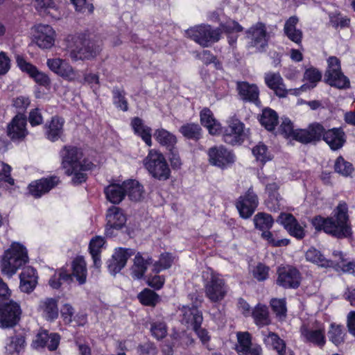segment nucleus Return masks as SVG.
<instances>
[{
	"mask_svg": "<svg viewBox=\"0 0 355 355\" xmlns=\"http://www.w3.org/2000/svg\"><path fill=\"white\" fill-rule=\"evenodd\" d=\"M279 182L276 181L271 182V184H267L266 188H265L266 193L268 194V198L266 200L265 204L271 211H277L280 209V202L282 197L279 192Z\"/></svg>",
	"mask_w": 355,
	"mask_h": 355,
	"instance_id": "nucleus-33",
	"label": "nucleus"
},
{
	"mask_svg": "<svg viewBox=\"0 0 355 355\" xmlns=\"http://www.w3.org/2000/svg\"><path fill=\"white\" fill-rule=\"evenodd\" d=\"M60 183V178L57 175H49L31 181L28 187V193L34 198H40L47 194Z\"/></svg>",
	"mask_w": 355,
	"mask_h": 355,
	"instance_id": "nucleus-17",
	"label": "nucleus"
},
{
	"mask_svg": "<svg viewBox=\"0 0 355 355\" xmlns=\"http://www.w3.org/2000/svg\"><path fill=\"white\" fill-rule=\"evenodd\" d=\"M46 64L51 71L64 80L70 83L82 82L80 71L74 69L66 60L50 58L47 60Z\"/></svg>",
	"mask_w": 355,
	"mask_h": 355,
	"instance_id": "nucleus-13",
	"label": "nucleus"
},
{
	"mask_svg": "<svg viewBox=\"0 0 355 355\" xmlns=\"http://www.w3.org/2000/svg\"><path fill=\"white\" fill-rule=\"evenodd\" d=\"M276 284L284 289H297L302 282L300 271L293 265H281L277 268Z\"/></svg>",
	"mask_w": 355,
	"mask_h": 355,
	"instance_id": "nucleus-11",
	"label": "nucleus"
},
{
	"mask_svg": "<svg viewBox=\"0 0 355 355\" xmlns=\"http://www.w3.org/2000/svg\"><path fill=\"white\" fill-rule=\"evenodd\" d=\"M253 223L254 229L261 232V238L272 247L287 246L291 243L288 239H275L272 232L270 231L275 223V219L270 214L261 211L254 216Z\"/></svg>",
	"mask_w": 355,
	"mask_h": 355,
	"instance_id": "nucleus-6",
	"label": "nucleus"
},
{
	"mask_svg": "<svg viewBox=\"0 0 355 355\" xmlns=\"http://www.w3.org/2000/svg\"><path fill=\"white\" fill-rule=\"evenodd\" d=\"M39 309L42 312L43 316L47 321H55L59 316L58 299L55 297L44 298L40 301Z\"/></svg>",
	"mask_w": 355,
	"mask_h": 355,
	"instance_id": "nucleus-38",
	"label": "nucleus"
},
{
	"mask_svg": "<svg viewBox=\"0 0 355 355\" xmlns=\"http://www.w3.org/2000/svg\"><path fill=\"white\" fill-rule=\"evenodd\" d=\"M207 154L209 164L221 170L231 168L236 160V156L233 150L223 145L209 148Z\"/></svg>",
	"mask_w": 355,
	"mask_h": 355,
	"instance_id": "nucleus-10",
	"label": "nucleus"
},
{
	"mask_svg": "<svg viewBox=\"0 0 355 355\" xmlns=\"http://www.w3.org/2000/svg\"><path fill=\"white\" fill-rule=\"evenodd\" d=\"M206 297L211 302L222 301L227 293V286L225 281L219 274L211 272L210 278L204 284Z\"/></svg>",
	"mask_w": 355,
	"mask_h": 355,
	"instance_id": "nucleus-15",
	"label": "nucleus"
},
{
	"mask_svg": "<svg viewBox=\"0 0 355 355\" xmlns=\"http://www.w3.org/2000/svg\"><path fill=\"white\" fill-rule=\"evenodd\" d=\"M16 63L19 69L23 73L28 74L30 78L37 71V67L28 62L23 55H17L16 56Z\"/></svg>",
	"mask_w": 355,
	"mask_h": 355,
	"instance_id": "nucleus-61",
	"label": "nucleus"
},
{
	"mask_svg": "<svg viewBox=\"0 0 355 355\" xmlns=\"http://www.w3.org/2000/svg\"><path fill=\"white\" fill-rule=\"evenodd\" d=\"M179 132L188 139L198 142L203 135L200 125L195 123H187L180 127Z\"/></svg>",
	"mask_w": 355,
	"mask_h": 355,
	"instance_id": "nucleus-47",
	"label": "nucleus"
},
{
	"mask_svg": "<svg viewBox=\"0 0 355 355\" xmlns=\"http://www.w3.org/2000/svg\"><path fill=\"white\" fill-rule=\"evenodd\" d=\"M222 33L225 34H232L234 33H241L244 28L236 20L228 18L226 21L220 22V26Z\"/></svg>",
	"mask_w": 355,
	"mask_h": 355,
	"instance_id": "nucleus-59",
	"label": "nucleus"
},
{
	"mask_svg": "<svg viewBox=\"0 0 355 355\" xmlns=\"http://www.w3.org/2000/svg\"><path fill=\"white\" fill-rule=\"evenodd\" d=\"M329 21L335 28H345L350 26V19L347 16L343 17L340 12L330 15Z\"/></svg>",
	"mask_w": 355,
	"mask_h": 355,
	"instance_id": "nucleus-63",
	"label": "nucleus"
},
{
	"mask_svg": "<svg viewBox=\"0 0 355 355\" xmlns=\"http://www.w3.org/2000/svg\"><path fill=\"white\" fill-rule=\"evenodd\" d=\"M31 103V100L28 96L20 95L12 99L11 106L15 110V115L26 116Z\"/></svg>",
	"mask_w": 355,
	"mask_h": 355,
	"instance_id": "nucleus-54",
	"label": "nucleus"
},
{
	"mask_svg": "<svg viewBox=\"0 0 355 355\" xmlns=\"http://www.w3.org/2000/svg\"><path fill=\"white\" fill-rule=\"evenodd\" d=\"M140 304L145 306L155 307L161 301L160 296L153 290L144 288L137 295Z\"/></svg>",
	"mask_w": 355,
	"mask_h": 355,
	"instance_id": "nucleus-50",
	"label": "nucleus"
},
{
	"mask_svg": "<svg viewBox=\"0 0 355 355\" xmlns=\"http://www.w3.org/2000/svg\"><path fill=\"white\" fill-rule=\"evenodd\" d=\"M112 101L114 106L123 112L128 110V102L125 98V92L123 89L114 87L112 90Z\"/></svg>",
	"mask_w": 355,
	"mask_h": 355,
	"instance_id": "nucleus-55",
	"label": "nucleus"
},
{
	"mask_svg": "<svg viewBox=\"0 0 355 355\" xmlns=\"http://www.w3.org/2000/svg\"><path fill=\"white\" fill-rule=\"evenodd\" d=\"M182 312V322L187 325H191L193 331L199 338L202 344L206 345L208 350H211L209 347L211 336L208 331L201 327L203 321L202 312L194 305L191 307L183 306Z\"/></svg>",
	"mask_w": 355,
	"mask_h": 355,
	"instance_id": "nucleus-9",
	"label": "nucleus"
},
{
	"mask_svg": "<svg viewBox=\"0 0 355 355\" xmlns=\"http://www.w3.org/2000/svg\"><path fill=\"white\" fill-rule=\"evenodd\" d=\"M234 205L241 218H250L259 206V197L253 187H250L243 195L240 196L236 200Z\"/></svg>",
	"mask_w": 355,
	"mask_h": 355,
	"instance_id": "nucleus-16",
	"label": "nucleus"
},
{
	"mask_svg": "<svg viewBox=\"0 0 355 355\" xmlns=\"http://www.w3.org/2000/svg\"><path fill=\"white\" fill-rule=\"evenodd\" d=\"M264 80L266 86L273 90L278 97L285 98L288 94V91L286 89L284 80L279 73H266Z\"/></svg>",
	"mask_w": 355,
	"mask_h": 355,
	"instance_id": "nucleus-34",
	"label": "nucleus"
},
{
	"mask_svg": "<svg viewBox=\"0 0 355 355\" xmlns=\"http://www.w3.org/2000/svg\"><path fill=\"white\" fill-rule=\"evenodd\" d=\"M186 36L203 48L211 46L220 41L222 31L208 24H200L185 31Z\"/></svg>",
	"mask_w": 355,
	"mask_h": 355,
	"instance_id": "nucleus-7",
	"label": "nucleus"
},
{
	"mask_svg": "<svg viewBox=\"0 0 355 355\" xmlns=\"http://www.w3.org/2000/svg\"><path fill=\"white\" fill-rule=\"evenodd\" d=\"M334 168L336 173L344 177L351 176L354 170L353 164L346 161L342 155L336 158Z\"/></svg>",
	"mask_w": 355,
	"mask_h": 355,
	"instance_id": "nucleus-56",
	"label": "nucleus"
},
{
	"mask_svg": "<svg viewBox=\"0 0 355 355\" xmlns=\"http://www.w3.org/2000/svg\"><path fill=\"white\" fill-rule=\"evenodd\" d=\"M26 347V338L22 334L11 336L6 346V355H20Z\"/></svg>",
	"mask_w": 355,
	"mask_h": 355,
	"instance_id": "nucleus-49",
	"label": "nucleus"
},
{
	"mask_svg": "<svg viewBox=\"0 0 355 355\" xmlns=\"http://www.w3.org/2000/svg\"><path fill=\"white\" fill-rule=\"evenodd\" d=\"M26 116L15 115L6 126V135L12 142H21L28 135Z\"/></svg>",
	"mask_w": 355,
	"mask_h": 355,
	"instance_id": "nucleus-18",
	"label": "nucleus"
},
{
	"mask_svg": "<svg viewBox=\"0 0 355 355\" xmlns=\"http://www.w3.org/2000/svg\"><path fill=\"white\" fill-rule=\"evenodd\" d=\"M35 42L37 46L43 49H51L55 42V31L49 25L40 26L37 28Z\"/></svg>",
	"mask_w": 355,
	"mask_h": 355,
	"instance_id": "nucleus-35",
	"label": "nucleus"
},
{
	"mask_svg": "<svg viewBox=\"0 0 355 355\" xmlns=\"http://www.w3.org/2000/svg\"><path fill=\"white\" fill-rule=\"evenodd\" d=\"M72 282L71 275L66 267L63 266L55 270V273L49 280V286L53 289H59L63 282Z\"/></svg>",
	"mask_w": 355,
	"mask_h": 355,
	"instance_id": "nucleus-51",
	"label": "nucleus"
},
{
	"mask_svg": "<svg viewBox=\"0 0 355 355\" xmlns=\"http://www.w3.org/2000/svg\"><path fill=\"white\" fill-rule=\"evenodd\" d=\"M152 258L145 259L140 252H138L135 258L133 264L130 268V274L135 279H141L148 269V266L151 263Z\"/></svg>",
	"mask_w": 355,
	"mask_h": 355,
	"instance_id": "nucleus-41",
	"label": "nucleus"
},
{
	"mask_svg": "<svg viewBox=\"0 0 355 355\" xmlns=\"http://www.w3.org/2000/svg\"><path fill=\"white\" fill-rule=\"evenodd\" d=\"M299 19L297 16H291L287 19L284 26V34L291 42L298 46H302L303 33L300 29L297 28Z\"/></svg>",
	"mask_w": 355,
	"mask_h": 355,
	"instance_id": "nucleus-36",
	"label": "nucleus"
},
{
	"mask_svg": "<svg viewBox=\"0 0 355 355\" xmlns=\"http://www.w3.org/2000/svg\"><path fill=\"white\" fill-rule=\"evenodd\" d=\"M249 128H246L236 115L229 117L227 120V125L222 127L223 141L231 146H241L248 139Z\"/></svg>",
	"mask_w": 355,
	"mask_h": 355,
	"instance_id": "nucleus-8",
	"label": "nucleus"
},
{
	"mask_svg": "<svg viewBox=\"0 0 355 355\" xmlns=\"http://www.w3.org/2000/svg\"><path fill=\"white\" fill-rule=\"evenodd\" d=\"M237 343L234 349L238 355H263V348L257 343H252V336L248 331L236 333Z\"/></svg>",
	"mask_w": 355,
	"mask_h": 355,
	"instance_id": "nucleus-19",
	"label": "nucleus"
},
{
	"mask_svg": "<svg viewBox=\"0 0 355 355\" xmlns=\"http://www.w3.org/2000/svg\"><path fill=\"white\" fill-rule=\"evenodd\" d=\"M348 212L347 202L340 201L330 216L316 215L310 223L317 232H324L338 240L350 239L353 230Z\"/></svg>",
	"mask_w": 355,
	"mask_h": 355,
	"instance_id": "nucleus-2",
	"label": "nucleus"
},
{
	"mask_svg": "<svg viewBox=\"0 0 355 355\" xmlns=\"http://www.w3.org/2000/svg\"><path fill=\"white\" fill-rule=\"evenodd\" d=\"M250 315L253 318L254 324L259 327L271 324L268 308L264 304L257 303L252 309Z\"/></svg>",
	"mask_w": 355,
	"mask_h": 355,
	"instance_id": "nucleus-43",
	"label": "nucleus"
},
{
	"mask_svg": "<svg viewBox=\"0 0 355 355\" xmlns=\"http://www.w3.org/2000/svg\"><path fill=\"white\" fill-rule=\"evenodd\" d=\"M71 278L75 277L80 285L87 282V268L86 261L83 256H77L71 261Z\"/></svg>",
	"mask_w": 355,
	"mask_h": 355,
	"instance_id": "nucleus-40",
	"label": "nucleus"
},
{
	"mask_svg": "<svg viewBox=\"0 0 355 355\" xmlns=\"http://www.w3.org/2000/svg\"><path fill=\"white\" fill-rule=\"evenodd\" d=\"M130 127L134 134L140 137L147 146H152V128L146 125L142 119L139 116L132 117Z\"/></svg>",
	"mask_w": 355,
	"mask_h": 355,
	"instance_id": "nucleus-32",
	"label": "nucleus"
},
{
	"mask_svg": "<svg viewBox=\"0 0 355 355\" xmlns=\"http://www.w3.org/2000/svg\"><path fill=\"white\" fill-rule=\"evenodd\" d=\"M61 336L58 333L40 329L35 336L32 345L35 349L47 348L50 352L55 351L60 343Z\"/></svg>",
	"mask_w": 355,
	"mask_h": 355,
	"instance_id": "nucleus-23",
	"label": "nucleus"
},
{
	"mask_svg": "<svg viewBox=\"0 0 355 355\" xmlns=\"http://www.w3.org/2000/svg\"><path fill=\"white\" fill-rule=\"evenodd\" d=\"M153 137L156 141L161 146L165 147L168 151L173 150V148H176L177 137L163 128L156 129L153 133Z\"/></svg>",
	"mask_w": 355,
	"mask_h": 355,
	"instance_id": "nucleus-39",
	"label": "nucleus"
},
{
	"mask_svg": "<svg viewBox=\"0 0 355 355\" xmlns=\"http://www.w3.org/2000/svg\"><path fill=\"white\" fill-rule=\"evenodd\" d=\"M323 141L333 151L341 149L347 143V135L342 127L326 130Z\"/></svg>",
	"mask_w": 355,
	"mask_h": 355,
	"instance_id": "nucleus-27",
	"label": "nucleus"
},
{
	"mask_svg": "<svg viewBox=\"0 0 355 355\" xmlns=\"http://www.w3.org/2000/svg\"><path fill=\"white\" fill-rule=\"evenodd\" d=\"M123 185L125 190V196H128L131 201L138 202L143 198L144 189L139 181L128 179L123 182Z\"/></svg>",
	"mask_w": 355,
	"mask_h": 355,
	"instance_id": "nucleus-44",
	"label": "nucleus"
},
{
	"mask_svg": "<svg viewBox=\"0 0 355 355\" xmlns=\"http://www.w3.org/2000/svg\"><path fill=\"white\" fill-rule=\"evenodd\" d=\"M270 306L277 317L281 318L286 316L287 308L286 300L284 298L271 299L270 301Z\"/></svg>",
	"mask_w": 355,
	"mask_h": 355,
	"instance_id": "nucleus-58",
	"label": "nucleus"
},
{
	"mask_svg": "<svg viewBox=\"0 0 355 355\" xmlns=\"http://www.w3.org/2000/svg\"><path fill=\"white\" fill-rule=\"evenodd\" d=\"M252 153L256 160L259 162L262 166L273 158V155L269 150L268 147L263 142H259L254 146L252 149Z\"/></svg>",
	"mask_w": 355,
	"mask_h": 355,
	"instance_id": "nucleus-52",
	"label": "nucleus"
},
{
	"mask_svg": "<svg viewBox=\"0 0 355 355\" xmlns=\"http://www.w3.org/2000/svg\"><path fill=\"white\" fill-rule=\"evenodd\" d=\"M27 122L32 128L37 127L44 124L43 116V108L35 107L32 108L26 115Z\"/></svg>",
	"mask_w": 355,
	"mask_h": 355,
	"instance_id": "nucleus-57",
	"label": "nucleus"
},
{
	"mask_svg": "<svg viewBox=\"0 0 355 355\" xmlns=\"http://www.w3.org/2000/svg\"><path fill=\"white\" fill-rule=\"evenodd\" d=\"M326 129L322 124L318 122L310 123L306 129H302L299 135L298 142L304 144L323 141Z\"/></svg>",
	"mask_w": 355,
	"mask_h": 355,
	"instance_id": "nucleus-26",
	"label": "nucleus"
},
{
	"mask_svg": "<svg viewBox=\"0 0 355 355\" xmlns=\"http://www.w3.org/2000/svg\"><path fill=\"white\" fill-rule=\"evenodd\" d=\"M106 199L114 205H119L125 197V190L121 184L113 183L104 188Z\"/></svg>",
	"mask_w": 355,
	"mask_h": 355,
	"instance_id": "nucleus-45",
	"label": "nucleus"
},
{
	"mask_svg": "<svg viewBox=\"0 0 355 355\" xmlns=\"http://www.w3.org/2000/svg\"><path fill=\"white\" fill-rule=\"evenodd\" d=\"M168 328L164 322L156 321L150 324L151 335L157 340H161L167 335Z\"/></svg>",
	"mask_w": 355,
	"mask_h": 355,
	"instance_id": "nucleus-60",
	"label": "nucleus"
},
{
	"mask_svg": "<svg viewBox=\"0 0 355 355\" xmlns=\"http://www.w3.org/2000/svg\"><path fill=\"white\" fill-rule=\"evenodd\" d=\"M19 288L26 293H31L37 285L38 275L35 268L27 266L23 268L19 275Z\"/></svg>",
	"mask_w": 355,
	"mask_h": 355,
	"instance_id": "nucleus-29",
	"label": "nucleus"
},
{
	"mask_svg": "<svg viewBox=\"0 0 355 355\" xmlns=\"http://www.w3.org/2000/svg\"><path fill=\"white\" fill-rule=\"evenodd\" d=\"M327 336L330 342L336 347L343 345L347 338V330L343 324L331 322L329 324Z\"/></svg>",
	"mask_w": 355,
	"mask_h": 355,
	"instance_id": "nucleus-46",
	"label": "nucleus"
},
{
	"mask_svg": "<svg viewBox=\"0 0 355 355\" xmlns=\"http://www.w3.org/2000/svg\"><path fill=\"white\" fill-rule=\"evenodd\" d=\"M270 268L266 264L259 262L252 271L254 279L259 282H263L269 277Z\"/></svg>",
	"mask_w": 355,
	"mask_h": 355,
	"instance_id": "nucleus-64",
	"label": "nucleus"
},
{
	"mask_svg": "<svg viewBox=\"0 0 355 355\" xmlns=\"http://www.w3.org/2000/svg\"><path fill=\"white\" fill-rule=\"evenodd\" d=\"M276 222L282 225L288 234L297 240H302L306 236L304 227L302 226L295 216L291 213L281 212Z\"/></svg>",
	"mask_w": 355,
	"mask_h": 355,
	"instance_id": "nucleus-21",
	"label": "nucleus"
},
{
	"mask_svg": "<svg viewBox=\"0 0 355 355\" xmlns=\"http://www.w3.org/2000/svg\"><path fill=\"white\" fill-rule=\"evenodd\" d=\"M263 343L266 347H271L278 355H286V343L277 333L269 331L268 334H263Z\"/></svg>",
	"mask_w": 355,
	"mask_h": 355,
	"instance_id": "nucleus-42",
	"label": "nucleus"
},
{
	"mask_svg": "<svg viewBox=\"0 0 355 355\" xmlns=\"http://www.w3.org/2000/svg\"><path fill=\"white\" fill-rule=\"evenodd\" d=\"M66 48L72 61L90 60L99 52V46L89 38L87 33L69 35L66 39Z\"/></svg>",
	"mask_w": 355,
	"mask_h": 355,
	"instance_id": "nucleus-3",
	"label": "nucleus"
},
{
	"mask_svg": "<svg viewBox=\"0 0 355 355\" xmlns=\"http://www.w3.org/2000/svg\"><path fill=\"white\" fill-rule=\"evenodd\" d=\"M61 168L64 174L71 177V184L77 187L88 180V172L96 168V164L85 155L83 148L78 145L66 144L60 150Z\"/></svg>",
	"mask_w": 355,
	"mask_h": 355,
	"instance_id": "nucleus-1",
	"label": "nucleus"
},
{
	"mask_svg": "<svg viewBox=\"0 0 355 355\" xmlns=\"http://www.w3.org/2000/svg\"><path fill=\"white\" fill-rule=\"evenodd\" d=\"M21 315L20 304L10 298L8 299L0 304V327L13 328L20 322Z\"/></svg>",
	"mask_w": 355,
	"mask_h": 355,
	"instance_id": "nucleus-12",
	"label": "nucleus"
},
{
	"mask_svg": "<svg viewBox=\"0 0 355 355\" xmlns=\"http://www.w3.org/2000/svg\"><path fill=\"white\" fill-rule=\"evenodd\" d=\"M65 121L58 115L52 116L43 125V132L45 138L51 142H56L64 135Z\"/></svg>",
	"mask_w": 355,
	"mask_h": 355,
	"instance_id": "nucleus-22",
	"label": "nucleus"
},
{
	"mask_svg": "<svg viewBox=\"0 0 355 355\" xmlns=\"http://www.w3.org/2000/svg\"><path fill=\"white\" fill-rule=\"evenodd\" d=\"M261 125L269 132L275 130L279 123V116L276 111L270 107H266L262 110L259 118Z\"/></svg>",
	"mask_w": 355,
	"mask_h": 355,
	"instance_id": "nucleus-48",
	"label": "nucleus"
},
{
	"mask_svg": "<svg viewBox=\"0 0 355 355\" xmlns=\"http://www.w3.org/2000/svg\"><path fill=\"white\" fill-rule=\"evenodd\" d=\"M133 252L130 248H120L107 261V267L110 273L115 275L119 272L126 265L128 259Z\"/></svg>",
	"mask_w": 355,
	"mask_h": 355,
	"instance_id": "nucleus-25",
	"label": "nucleus"
},
{
	"mask_svg": "<svg viewBox=\"0 0 355 355\" xmlns=\"http://www.w3.org/2000/svg\"><path fill=\"white\" fill-rule=\"evenodd\" d=\"M200 125L207 128L211 135H220L222 132L221 123L214 117L209 107H203L200 112Z\"/></svg>",
	"mask_w": 355,
	"mask_h": 355,
	"instance_id": "nucleus-30",
	"label": "nucleus"
},
{
	"mask_svg": "<svg viewBox=\"0 0 355 355\" xmlns=\"http://www.w3.org/2000/svg\"><path fill=\"white\" fill-rule=\"evenodd\" d=\"M300 333L306 343L312 344L320 349H323L326 345L327 340L324 327L313 329L303 325L300 329Z\"/></svg>",
	"mask_w": 355,
	"mask_h": 355,
	"instance_id": "nucleus-28",
	"label": "nucleus"
},
{
	"mask_svg": "<svg viewBox=\"0 0 355 355\" xmlns=\"http://www.w3.org/2000/svg\"><path fill=\"white\" fill-rule=\"evenodd\" d=\"M144 167L155 180L165 181L170 178L171 171L164 155L159 150L150 149L143 159Z\"/></svg>",
	"mask_w": 355,
	"mask_h": 355,
	"instance_id": "nucleus-5",
	"label": "nucleus"
},
{
	"mask_svg": "<svg viewBox=\"0 0 355 355\" xmlns=\"http://www.w3.org/2000/svg\"><path fill=\"white\" fill-rule=\"evenodd\" d=\"M302 129L295 130L292 121L286 118L283 120L279 128V132L285 139H293L298 141V137L301 134Z\"/></svg>",
	"mask_w": 355,
	"mask_h": 355,
	"instance_id": "nucleus-53",
	"label": "nucleus"
},
{
	"mask_svg": "<svg viewBox=\"0 0 355 355\" xmlns=\"http://www.w3.org/2000/svg\"><path fill=\"white\" fill-rule=\"evenodd\" d=\"M304 78L311 84V88L316 86L317 83L322 79L321 71L314 67L307 68L304 73Z\"/></svg>",
	"mask_w": 355,
	"mask_h": 355,
	"instance_id": "nucleus-62",
	"label": "nucleus"
},
{
	"mask_svg": "<svg viewBox=\"0 0 355 355\" xmlns=\"http://www.w3.org/2000/svg\"><path fill=\"white\" fill-rule=\"evenodd\" d=\"M106 220L105 235L107 238H113L118 236L119 232L125 227L127 218L121 208L112 206L107 211Z\"/></svg>",
	"mask_w": 355,
	"mask_h": 355,
	"instance_id": "nucleus-14",
	"label": "nucleus"
},
{
	"mask_svg": "<svg viewBox=\"0 0 355 355\" xmlns=\"http://www.w3.org/2000/svg\"><path fill=\"white\" fill-rule=\"evenodd\" d=\"M324 82L328 85L338 89H347L351 87L349 78L343 73L342 70L332 72L325 71Z\"/></svg>",
	"mask_w": 355,
	"mask_h": 355,
	"instance_id": "nucleus-37",
	"label": "nucleus"
},
{
	"mask_svg": "<svg viewBox=\"0 0 355 355\" xmlns=\"http://www.w3.org/2000/svg\"><path fill=\"white\" fill-rule=\"evenodd\" d=\"M236 89L243 102L253 103L257 106L261 104L260 91L256 84L248 81H237Z\"/></svg>",
	"mask_w": 355,
	"mask_h": 355,
	"instance_id": "nucleus-24",
	"label": "nucleus"
},
{
	"mask_svg": "<svg viewBox=\"0 0 355 355\" xmlns=\"http://www.w3.org/2000/svg\"><path fill=\"white\" fill-rule=\"evenodd\" d=\"M246 37L251 40L250 46L257 47L259 51H264L268 46L269 34L266 24L258 21L245 31Z\"/></svg>",
	"mask_w": 355,
	"mask_h": 355,
	"instance_id": "nucleus-20",
	"label": "nucleus"
},
{
	"mask_svg": "<svg viewBox=\"0 0 355 355\" xmlns=\"http://www.w3.org/2000/svg\"><path fill=\"white\" fill-rule=\"evenodd\" d=\"M28 261L26 248L23 244L14 241L1 255L0 268L3 275L11 277Z\"/></svg>",
	"mask_w": 355,
	"mask_h": 355,
	"instance_id": "nucleus-4",
	"label": "nucleus"
},
{
	"mask_svg": "<svg viewBox=\"0 0 355 355\" xmlns=\"http://www.w3.org/2000/svg\"><path fill=\"white\" fill-rule=\"evenodd\" d=\"M306 260L321 268H331L338 270L340 263L324 257V254L314 247L309 248L305 252Z\"/></svg>",
	"mask_w": 355,
	"mask_h": 355,
	"instance_id": "nucleus-31",
	"label": "nucleus"
}]
</instances>
